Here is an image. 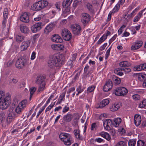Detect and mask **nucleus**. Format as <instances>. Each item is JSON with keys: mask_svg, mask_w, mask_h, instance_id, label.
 I'll use <instances>...</instances> for the list:
<instances>
[{"mask_svg": "<svg viewBox=\"0 0 146 146\" xmlns=\"http://www.w3.org/2000/svg\"><path fill=\"white\" fill-rule=\"evenodd\" d=\"M11 102V96H5V93L0 91V109L3 110L6 109Z\"/></svg>", "mask_w": 146, "mask_h": 146, "instance_id": "obj_1", "label": "nucleus"}, {"mask_svg": "<svg viewBox=\"0 0 146 146\" xmlns=\"http://www.w3.org/2000/svg\"><path fill=\"white\" fill-rule=\"evenodd\" d=\"M48 63L49 68L55 70L57 67L61 66L63 64L64 62L58 56H53L49 57Z\"/></svg>", "mask_w": 146, "mask_h": 146, "instance_id": "obj_2", "label": "nucleus"}, {"mask_svg": "<svg viewBox=\"0 0 146 146\" xmlns=\"http://www.w3.org/2000/svg\"><path fill=\"white\" fill-rule=\"evenodd\" d=\"M61 140L66 145H70L72 143V138L71 135L68 133H62L59 136Z\"/></svg>", "mask_w": 146, "mask_h": 146, "instance_id": "obj_3", "label": "nucleus"}, {"mask_svg": "<svg viewBox=\"0 0 146 146\" xmlns=\"http://www.w3.org/2000/svg\"><path fill=\"white\" fill-rule=\"evenodd\" d=\"M48 2L44 0H42L35 3L31 6V9L34 11H40L47 6Z\"/></svg>", "mask_w": 146, "mask_h": 146, "instance_id": "obj_4", "label": "nucleus"}, {"mask_svg": "<svg viewBox=\"0 0 146 146\" xmlns=\"http://www.w3.org/2000/svg\"><path fill=\"white\" fill-rule=\"evenodd\" d=\"M28 61L25 57H21L16 61V66L19 68H23L27 64Z\"/></svg>", "mask_w": 146, "mask_h": 146, "instance_id": "obj_5", "label": "nucleus"}, {"mask_svg": "<svg viewBox=\"0 0 146 146\" xmlns=\"http://www.w3.org/2000/svg\"><path fill=\"white\" fill-rule=\"evenodd\" d=\"M127 90L124 87H119L115 89L113 93L117 96H124L127 93Z\"/></svg>", "mask_w": 146, "mask_h": 146, "instance_id": "obj_6", "label": "nucleus"}, {"mask_svg": "<svg viewBox=\"0 0 146 146\" xmlns=\"http://www.w3.org/2000/svg\"><path fill=\"white\" fill-rule=\"evenodd\" d=\"M61 35L64 39L66 41H69L72 38L70 32L67 29H64L61 33Z\"/></svg>", "mask_w": 146, "mask_h": 146, "instance_id": "obj_7", "label": "nucleus"}, {"mask_svg": "<svg viewBox=\"0 0 146 146\" xmlns=\"http://www.w3.org/2000/svg\"><path fill=\"white\" fill-rule=\"evenodd\" d=\"M143 42L141 40H138L134 42L131 46V50H135L139 48L142 45Z\"/></svg>", "mask_w": 146, "mask_h": 146, "instance_id": "obj_8", "label": "nucleus"}, {"mask_svg": "<svg viewBox=\"0 0 146 146\" xmlns=\"http://www.w3.org/2000/svg\"><path fill=\"white\" fill-rule=\"evenodd\" d=\"M71 28L73 33L75 35H78L81 32V28L78 24H74L72 25Z\"/></svg>", "mask_w": 146, "mask_h": 146, "instance_id": "obj_9", "label": "nucleus"}, {"mask_svg": "<svg viewBox=\"0 0 146 146\" xmlns=\"http://www.w3.org/2000/svg\"><path fill=\"white\" fill-rule=\"evenodd\" d=\"M90 15L86 13H83L82 15L81 21L84 25H86L87 23H88L90 20Z\"/></svg>", "mask_w": 146, "mask_h": 146, "instance_id": "obj_10", "label": "nucleus"}, {"mask_svg": "<svg viewBox=\"0 0 146 146\" xmlns=\"http://www.w3.org/2000/svg\"><path fill=\"white\" fill-rule=\"evenodd\" d=\"M55 26V24L51 23L48 25L45 28L44 33L46 35H48L54 29Z\"/></svg>", "mask_w": 146, "mask_h": 146, "instance_id": "obj_11", "label": "nucleus"}, {"mask_svg": "<svg viewBox=\"0 0 146 146\" xmlns=\"http://www.w3.org/2000/svg\"><path fill=\"white\" fill-rule=\"evenodd\" d=\"M103 124L104 128L106 130H109L113 125V122L111 120L107 119L103 121Z\"/></svg>", "mask_w": 146, "mask_h": 146, "instance_id": "obj_12", "label": "nucleus"}, {"mask_svg": "<svg viewBox=\"0 0 146 146\" xmlns=\"http://www.w3.org/2000/svg\"><path fill=\"white\" fill-rule=\"evenodd\" d=\"M109 103V100L108 99L103 100L101 102L96 105V108H102Z\"/></svg>", "mask_w": 146, "mask_h": 146, "instance_id": "obj_13", "label": "nucleus"}, {"mask_svg": "<svg viewBox=\"0 0 146 146\" xmlns=\"http://www.w3.org/2000/svg\"><path fill=\"white\" fill-rule=\"evenodd\" d=\"M42 23L41 22H38L33 25L31 28V31L33 33H36L40 31L41 29Z\"/></svg>", "mask_w": 146, "mask_h": 146, "instance_id": "obj_14", "label": "nucleus"}, {"mask_svg": "<svg viewBox=\"0 0 146 146\" xmlns=\"http://www.w3.org/2000/svg\"><path fill=\"white\" fill-rule=\"evenodd\" d=\"M113 85L111 80L110 79L108 80L104 87V91L105 92H108L112 88Z\"/></svg>", "mask_w": 146, "mask_h": 146, "instance_id": "obj_15", "label": "nucleus"}, {"mask_svg": "<svg viewBox=\"0 0 146 146\" xmlns=\"http://www.w3.org/2000/svg\"><path fill=\"white\" fill-rule=\"evenodd\" d=\"M20 20L25 23H28L29 21V19L28 12H25L20 17Z\"/></svg>", "mask_w": 146, "mask_h": 146, "instance_id": "obj_16", "label": "nucleus"}, {"mask_svg": "<svg viewBox=\"0 0 146 146\" xmlns=\"http://www.w3.org/2000/svg\"><path fill=\"white\" fill-rule=\"evenodd\" d=\"M30 42L31 41L30 40H27L23 42L20 46L21 51H23L26 50L29 46Z\"/></svg>", "mask_w": 146, "mask_h": 146, "instance_id": "obj_17", "label": "nucleus"}, {"mask_svg": "<svg viewBox=\"0 0 146 146\" xmlns=\"http://www.w3.org/2000/svg\"><path fill=\"white\" fill-rule=\"evenodd\" d=\"M36 82L37 84H46L45 77L42 76H37L36 79Z\"/></svg>", "mask_w": 146, "mask_h": 146, "instance_id": "obj_18", "label": "nucleus"}, {"mask_svg": "<svg viewBox=\"0 0 146 146\" xmlns=\"http://www.w3.org/2000/svg\"><path fill=\"white\" fill-rule=\"evenodd\" d=\"M138 78L140 81L143 80V86L144 88H146V74H139Z\"/></svg>", "mask_w": 146, "mask_h": 146, "instance_id": "obj_19", "label": "nucleus"}, {"mask_svg": "<svg viewBox=\"0 0 146 146\" xmlns=\"http://www.w3.org/2000/svg\"><path fill=\"white\" fill-rule=\"evenodd\" d=\"M111 78L112 81L115 85L119 84L121 82L120 78L115 75H112L111 77Z\"/></svg>", "mask_w": 146, "mask_h": 146, "instance_id": "obj_20", "label": "nucleus"}, {"mask_svg": "<svg viewBox=\"0 0 146 146\" xmlns=\"http://www.w3.org/2000/svg\"><path fill=\"white\" fill-rule=\"evenodd\" d=\"M141 116L138 115L136 114L134 117V123L135 125L138 126L141 123Z\"/></svg>", "mask_w": 146, "mask_h": 146, "instance_id": "obj_21", "label": "nucleus"}, {"mask_svg": "<svg viewBox=\"0 0 146 146\" xmlns=\"http://www.w3.org/2000/svg\"><path fill=\"white\" fill-rule=\"evenodd\" d=\"M54 42L61 43L62 42V39L58 35H54L51 39Z\"/></svg>", "mask_w": 146, "mask_h": 146, "instance_id": "obj_22", "label": "nucleus"}, {"mask_svg": "<svg viewBox=\"0 0 146 146\" xmlns=\"http://www.w3.org/2000/svg\"><path fill=\"white\" fill-rule=\"evenodd\" d=\"M121 106V104L120 103H115L110 106V110L113 111H115L118 110Z\"/></svg>", "mask_w": 146, "mask_h": 146, "instance_id": "obj_23", "label": "nucleus"}, {"mask_svg": "<svg viewBox=\"0 0 146 146\" xmlns=\"http://www.w3.org/2000/svg\"><path fill=\"white\" fill-rule=\"evenodd\" d=\"M73 116L71 113H68L66 115H64L63 117V120L66 122H69L72 120Z\"/></svg>", "mask_w": 146, "mask_h": 146, "instance_id": "obj_24", "label": "nucleus"}, {"mask_svg": "<svg viewBox=\"0 0 146 146\" xmlns=\"http://www.w3.org/2000/svg\"><path fill=\"white\" fill-rule=\"evenodd\" d=\"M25 37L21 35L17 34L15 35V38L16 41L18 43H20L24 40Z\"/></svg>", "mask_w": 146, "mask_h": 146, "instance_id": "obj_25", "label": "nucleus"}, {"mask_svg": "<svg viewBox=\"0 0 146 146\" xmlns=\"http://www.w3.org/2000/svg\"><path fill=\"white\" fill-rule=\"evenodd\" d=\"M74 133L76 138L78 139H82V136L80 135V131L79 129H76L74 130Z\"/></svg>", "mask_w": 146, "mask_h": 146, "instance_id": "obj_26", "label": "nucleus"}, {"mask_svg": "<svg viewBox=\"0 0 146 146\" xmlns=\"http://www.w3.org/2000/svg\"><path fill=\"white\" fill-rule=\"evenodd\" d=\"M20 30L22 33H28L30 31L29 28L24 25H21L20 26Z\"/></svg>", "mask_w": 146, "mask_h": 146, "instance_id": "obj_27", "label": "nucleus"}, {"mask_svg": "<svg viewBox=\"0 0 146 146\" xmlns=\"http://www.w3.org/2000/svg\"><path fill=\"white\" fill-rule=\"evenodd\" d=\"M5 119V113L4 111L0 112V124L4 126L3 124Z\"/></svg>", "mask_w": 146, "mask_h": 146, "instance_id": "obj_28", "label": "nucleus"}, {"mask_svg": "<svg viewBox=\"0 0 146 146\" xmlns=\"http://www.w3.org/2000/svg\"><path fill=\"white\" fill-rule=\"evenodd\" d=\"M122 68H116L114 70V72L115 74L120 76H121L123 74Z\"/></svg>", "mask_w": 146, "mask_h": 146, "instance_id": "obj_29", "label": "nucleus"}, {"mask_svg": "<svg viewBox=\"0 0 146 146\" xmlns=\"http://www.w3.org/2000/svg\"><path fill=\"white\" fill-rule=\"evenodd\" d=\"M121 121V119L119 117H117L114 119V122L113 123V125L117 127L119 126Z\"/></svg>", "mask_w": 146, "mask_h": 146, "instance_id": "obj_30", "label": "nucleus"}, {"mask_svg": "<svg viewBox=\"0 0 146 146\" xmlns=\"http://www.w3.org/2000/svg\"><path fill=\"white\" fill-rule=\"evenodd\" d=\"M100 135L108 141L110 140L111 139L110 136L107 132H102L100 133Z\"/></svg>", "mask_w": 146, "mask_h": 146, "instance_id": "obj_31", "label": "nucleus"}, {"mask_svg": "<svg viewBox=\"0 0 146 146\" xmlns=\"http://www.w3.org/2000/svg\"><path fill=\"white\" fill-rule=\"evenodd\" d=\"M27 104V100H24L21 102L18 105L24 110L26 108Z\"/></svg>", "mask_w": 146, "mask_h": 146, "instance_id": "obj_32", "label": "nucleus"}, {"mask_svg": "<svg viewBox=\"0 0 146 146\" xmlns=\"http://www.w3.org/2000/svg\"><path fill=\"white\" fill-rule=\"evenodd\" d=\"M119 66L121 67H127L129 66L130 64L127 61H122L120 62Z\"/></svg>", "mask_w": 146, "mask_h": 146, "instance_id": "obj_33", "label": "nucleus"}, {"mask_svg": "<svg viewBox=\"0 0 146 146\" xmlns=\"http://www.w3.org/2000/svg\"><path fill=\"white\" fill-rule=\"evenodd\" d=\"M66 93V91H65L64 92H63L60 95L59 98L57 102L59 104L61 103L62 101L63 100V99L64 98Z\"/></svg>", "mask_w": 146, "mask_h": 146, "instance_id": "obj_34", "label": "nucleus"}, {"mask_svg": "<svg viewBox=\"0 0 146 146\" xmlns=\"http://www.w3.org/2000/svg\"><path fill=\"white\" fill-rule=\"evenodd\" d=\"M72 1V0H64L62 3V5L64 7H68L70 5Z\"/></svg>", "mask_w": 146, "mask_h": 146, "instance_id": "obj_35", "label": "nucleus"}, {"mask_svg": "<svg viewBox=\"0 0 146 146\" xmlns=\"http://www.w3.org/2000/svg\"><path fill=\"white\" fill-rule=\"evenodd\" d=\"M39 85L38 91V92H42L45 89L46 84H38Z\"/></svg>", "mask_w": 146, "mask_h": 146, "instance_id": "obj_36", "label": "nucleus"}, {"mask_svg": "<svg viewBox=\"0 0 146 146\" xmlns=\"http://www.w3.org/2000/svg\"><path fill=\"white\" fill-rule=\"evenodd\" d=\"M139 9V7H137L134 9L131 13L129 14L128 15V17H133L135 15L136 13Z\"/></svg>", "mask_w": 146, "mask_h": 146, "instance_id": "obj_37", "label": "nucleus"}, {"mask_svg": "<svg viewBox=\"0 0 146 146\" xmlns=\"http://www.w3.org/2000/svg\"><path fill=\"white\" fill-rule=\"evenodd\" d=\"M107 39L106 36L105 35H103L99 39L98 41L97 42V44H101L103 42L105 41Z\"/></svg>", "mask_w": 146, "mask_h": 146, "instance_id": "obj_38", "label": "nucleus"}, {"mask_svg": "<svg viewBox=\"0 0 146 146\" xmlns=\"http://www.w3.org/2000/svg\"><path fill=\"white\" fill-rule=\"evenodd\" d=\"M8 9L5 8L4 9L3 13V19L6 20L7 19L8 15Z\"/></svg>", "mask_w": 146, "mask_h": 146, "instance_id": "obj_39", "label": "nucleus"}, {"mask_svg": "<svg viewBox=\"0 0 146 146\" xmlns=\"http://www.w3.org/2000/svg\"><path fill=\"white\" fill-rule=\"evenodd\" d=\"M23 110V109L18 105L15 108V111L17 114H20L21 113Z\"/></svg>", "mask_w": 146, "mask_h": 146, "instance_id": "obj_40", "label": "nucleus"}, {"mask_svg": "<svg viewBox=\"0 0 146 146\" xmlns=\"http://www.w3.org/2000/svg\"><path fill=\"white\" fill-rule=\"evenodd\" d=\"M146 106V99H144L140 103L139 107L141 108H143Z\"/></svg>", "mask_w": 146, "mask_h": 146, "instance_id": "obj_41", "label": "nucleus"}, {"mask_svg": "<svg viewBox=\"0 0 146 146\" xmlns=\"http://www.w3.org/2000/svg\"><path fill=\"white\" fill-rule=\"evenodd\" d=\"M136 140L134 139L130 140L128 141L129 146H135Z\"/></svg>", "mask_w": 146, "mask_h": 146, "instance_id": "obj_42", "label": "nucleus"}, {"mask_svg": "<svg viewBox=\"0 0 146 146\" xmlns=\"http://www.w3.org/2000/svg\"><path fill=\"white\" fill-rule=\"evenodd\" d=\"M127 143L125 141H120L117 143L115 146H127Z\"/></svg>", "mask_w": 146, "mask_h": 146, "instance_id": "obj_43", "label": "nucleus"}, {"mask_svg": "<svg viewBox=\"0 0 146 146\" xmlns=\"http://www.w3.org/2000/svg\"><path fill=\"white\" fill-rule=\"evenodd\" d=\"M36 90V88L34 87L31 88L30 89V98L31 99L32 97V95L34 94Z\"/></svg>", "mask_w": 146, "mask_h": 146, "instance_id": "obj_44", "label": "nucleus"}, {"mask_svg": "<svg viewBox=\"0 0 146 146\" xmlns=\"http://www.w3.org/2000/svg\"><path fill=\"white\" fill-rule=\"evenodd\" d=\"M145 143L143 140H139L137 143V146H144Z\"/></svg>", "mask_w": 146, "mask_h": 146, "instance_id": "obj_45", "label": "nucleus"}, {"mask_svg": "<svg viewBox=\"0 0 146 146\" xmlns=\"http://www.w3.org/2000/svg\"><path fill=\"white\" fill-rule=\"evenodd\" d=\"M126 27L125 25H123L121 27L118 29V33L119 35H120L123 31V29Z\"/></svg>", "mask_w": 146, "mask_h": 146, "instance_id": "obj_46", "label": "nucleus"}, {"mask_svg": "<svg viewBox=\"0 0 146 146\" xmlns=\"http://www.w3.org/2000/svg\"><path fill=\"white\" fill-rule=\"evenodd\" d=\"M96 86L94 85H92L89 86L87 88V90L88 92H91L94 91Z\"/></svg>", "mask_w": 146, "mask_h": 146, "instance_id": "obj_47", "label": "nucleus"}, {"mask_svg": "<svg viewBox=\"0 0 146 146\" xmlns=\"http://www.w3.org/2000/svg\"><path fill=\"white\" fill-rule=\"evenodd\" d=\"M132 98L135 101H137L140 100V96L138 94H135L133 95Z\"/></svg>", "mask_w": 146, "mask_h": 146, "instance_id": "obj_48", "label": "nucleus"}, {"mask_svg": "<svg viewBox=\"0 0 146 146\" xmlns=\"http://www.w3.org/2000/svg\"><path fill=\"white\" fill-rule=\"evenodd\" d=\"M133 70H134L137 71L142 70L140 64L135 66L133 68Z\"/></svg>", "mask_w": 146, "mask_h": 146, "instance_id": "obj_49", "label": "nucleus"}, {"mask_svg": "<svg viewBox=\"0 0 146 146\" xmlns=\"http://www.w3.org/2000/svg\"><path fill=\"white\" fill-rule=\"evenodd\" d=\"M87 8L91 12H93L94 11L92 5L88 3L86 5Z\"/></svg>", "mask_w": 146, "mask_h": 146, "instance_id": "obj_50", "label": "nucleus"}, {"mask_svg": "<svg viewBox=\"0 0 146 146\" xmlns=\"http://www.w3.org/2000/svg\"><path fill=\"white\" fill-rule=\"evenodd\" d=\"M97 125L96 123H92L91 127V130H95L97 128Z\"/></svg>", "mask_w": 146, "mask_h": 146, "instance_id": "obj_51", "label": "nucleus"}, {"mask_svg": "<svg viewBox=\"0 0 146 146\" xmlns=\"http://www.w3.org/2000/svg\"><path fill=\"white\" fill-rule=\"evenodd\" d=\"M120 8L119 4H117L113 9V11L114 13H115L118 11Z\"/></svg>", "mask_w": 146, "mask_h": 146, "instance_id": "obj_52", "label": "nucleus"}, {"mask_svg": "<svg viewBox=\"0 0 146 146\" xmlns=\"http://www.w3.org/2000/svg\"><path fill=\"white\" fill-rule=\"evenodd\" d=\"M76 88L75 87H72L69 88L68 90L67 94H69L73 92L75 90Z\"/></svg>", "mask_w": 146, "mask_h": 146, "instance_id": "obj_53", "label": "nucleus"}, {"mask_svg": "<svg viewBox=\"0 0 146 146\" xmlns=\"http://www.w3.org/2000/svg\"><path fill=\"white\" fill-rule=\"evenodd\" d=\"M111 46L106 51V54H105V58L107 59V58L108 57H109V56L110 55V52L111 50Z\"/></svg>", "mask_w": 146, "mask_h": 146, "instance_id": "obj_54", "label": "nucleus"}, {"mask_svg": "<svg viewBox=\"0 0 146 146\" xmlns=\"http://www.w3.org/2000/svg\"><path fill=\"white\" fill-rule=\"evenodd\" d=\"M145 9L146 8H145L140 11L137 15L141 18L142 17L143 12L145 10Z\"/></svg>", "mask_w": 146, "mask_h": 146, "instance_id": "obj_55", "label": "nucleus"}, {"mask_svg": "<svg viewBox=\"0 0 146 146\" xmlns=\"http://www.w3.org/2000/svg\"><path fill=\"white\" fill-rule=\"evenodd\" d=\"M84 90V89L81 88V86H78L76 89L77 92H79L80 93L82 92Z\"/></svg>", "mask_w": 146, "mask_h": 146, "instance_id": "obj_56", "label": "nucleus"}, {"mask_svg": "<svg viewBox=\"0 0 146 146\" xmlns=\"http://www.w3.org/2000/svg\"><path fill=\"white\" fill-rule=\"evenodd\" d=\"M55 102H54L53 104H51L50 105L48 106L45 110V112H46L47 111H49L51 109L53 108L55 104Z\"/></svg>", "mask_w": 146, "mask_h": 146, "instance_id": "obj_57", "label": "nucleus"}, {"mask_svg": "<svg viewBox=\"0 0 146 146\" xmlns=\"http://www.w3.org/2000/svg\"><path fill=\"white\" fill-rule=\"evenodd\" d=\"M117 35L116 34L109 41V43L110 44L114 41L116 38L117 37Z\"/></svg>", "mask_w": 146, "mask_h": 146, "instance_id": "obj_58", "label": "nucleus"}, {"mask_svg": "<svg viewBox=\"0 0 146 146\" xmlns=\"http://www.w3.org/2000/svg\"><path fill=\"white\" fill-rule=\"evenodd\" d=\"M69 110V107H67L66 106H65L64 107L63 109L62 112L63 113H65L67 112Z\"/></svg>", "mask_w": 146, "mask_h": 146, "instance_id": "obj_59", "label": "nucleus"}, {"mask_svg": "<svg viewBox=\"0 0 146 146\" xmlns=\"http://www.w3.org/2000/svg\"><path fill=\"white\" fill-rule=\"evenodd\" d=\"M36 53L35 51H33L31 54V59L33 60L35 59L36 57Z\"/></svg>", "mask_w": 146, "mask_h": 146, "instance_id": "obj_60", "label": "nucleus"}, {"mask_svg": "<svg viewBox=\"0 0 146 146\" xmlns=\"http://www.w3.org/2000/svg\"><path fill=\"white\" fill-rule=\"evenodd\" d=\"M13 117L11 116H9L6 119L7 122L8 123H10L12 121Z\"/></svg>", "mask_w": 146, "mask_h": 146, "instance_id": "obj_61", "label": "nucleus"}, {"mask_svg": "<svg viewBox=\"0 0 146 146\" xmlns=\"http://www.w3.org/2000/svg\"><path fill=\"white\" fill-rule=\"evenodd\" d=\"M59 44H52L51 46V48L54 50H59Z\"/></svg>", "mask_w": 146, "mask_h": 146, "instance_id": "obj_62", "label": "nucleus"}, {"mask_svg": "<svg viewBox=\"0 0 146 146\" xmlns=\"http://www.w3.org/2000/svg\"><path fill=\"white\" fill-rule=\"evenodd\" d=\"M61 5V3L60 2H57L55 4L56 7L58 11L60 10V7Z\"/></svg>", "mask_w": 146, "mask_h": 146, "instance_id": "obj_63", "label": "nucleus"}, {"mask_svg": "<svg viewBox=\"0 0 146 146\" xmlns=\"http://www.w3.org/2000/svg\"><path fill=\"white\" fill-rule=\"evenodd\" d=\"M107 43H104L103 45H102L100 48V50L102 51L104 50L107 46Z\"/></svg>", "mask_w": 146, "mask_h": 146, "instance_id": "obj_64", "label": "nucleus"}]
</instances>
